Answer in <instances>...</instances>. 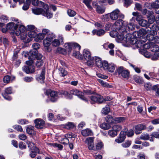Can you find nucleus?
I'll list each match as a JSON object with an SVG mask.
<instances>
[{
	"label": "nucleus",
	"mask_w": 159,
	"mask_h": 159,
	"mask_svg": "<svg viewBox=\"0 0 159 159\" xmlns=\"http://www.w3.org/2000/svg\"><path fill=\"white\" fill-rule=\"evenodd\" d=\"M125 118L124 117H117L115 118V123H116L120 122L125 120Z\"/></svg>",
	"instance_id": "47"
},
{
	"label": "nucleus",
	"mask_w": 159,
	"mask_h": 159,
	"mask_svg": "<svg viewBox=\"0 0 159 159\" xmlns=\"http://www.w3.org/2000/svg\"><path fill=\"white\" fill-rule=\"evenodd\" d=\"M90 103L92 104L95 103L101 104L104 102L103 97L98 94L91 96L90 97Z\"/></svg>",
	"instance_id": "5"
},
{
	"label": "nucleus",
	"mask_w": 159,
	"mask_h": 159,
	"mask_svg": "<svg viewBox=\"0 0 159 159\" xmlns=\"http://www.w3.org/2000/svg\"><path fill=\"white\" fill-rule=\"evenodd\" d=\"M135 133L137 134H140L142 131L145 129H146V126L145 125L143 124H139L135 126Z\"/></svg>",
	"instance_id": "12"
},
{
	"label": "nucleus",
	"mask_w": 159,
	"mask_h": 159,
	"mask_svg": "<svg viewBox=\"0 0 159 159\" xmlns=\"http://www.w3.org/2000/svg\"><path fill=\"white\" fill-rule=\"evenodd\" d=\"M110 111V107L108 106H107L103 108L102 110V113L105 115L107 114Z\"/></svg>",
	"instance_id": "45"
},
{
	"label": "nucleus",
	"mask_w": 159,
	"mask_h": 159,
	"mask_svg": "<svg viewBox=\"0 0 159 159\" xmlns=\"http://www.w3.org/2000/svg\"><path fill=\"white\" fill-rule=\"evenodd\" d=\"M26 28L24 26L22 25H20L19 27V31L18 32L16 33V34L18 36L21 33H24V32L25 31Z\"/></svg>",
	"instance_id": "30"
},
{
	"label": "nucleus",
	"mask_w": 159,
	"mask_h": 159,
	"mask_svg": "<svg viewBox=\"0 0 159 159\" xmlns=\"http://www.w3.org/2000/svg\"><path fill=\"white\" fill-rule=\"evenodd\" d=\"M133 35L135 38H140L145 35L146 34L144 29L142 28L139 31H135L133 33Z\"/></svg>",
	"instance_id": "11"
},
{
	"label": "nucleus",
	"mask_w": 159,
	"mask_h": 159,
	"mask_svg": "<svg viewBox=\"0 0 159 159\" xmlns=\"http://www.w3.org/2000/svg\"><path fill=\"white\" fill-rule=\"evenodd\" d=\"M94 58L93 57H91L89 59L86 60H87V63L89 66H93L94 64Z\"/></svg>",
	"instance_id": "44"
},
{
	"label": "nucleus",
	"mask_w": 159,
	"mask_h": 159,
	"mask_svg": "<svg viewBox=\"0 0 159 159\" xmlns=\"http://www.w3.org/2000/svg\"><path fill=\"white\" fill-rule=\"evenodd\" d=\"M52 45L54 47H58L60 45V41L57 39H54L52 42Z\"/></svg>",
	"instance_id": "51"
},
{
	"label": "nucleus",
	"mask_w": 159,
	"mask_h": 159,
	"mask_svg": "<svg viewBox=\"0 0 159 159\" xmlns=\"http://www.w3.org/2000/svg\"><path fill=\"white\" fill-rule=\"evenodd\" d=\"M119 76L127 79L129 78V71L122 66L119 67L116 70Z\"/></svg>",
	"instance_id": "8"
},
{
	"label": "nucleus",
	"mask_w": 159,
	"mask_h": 159,
	"mask_svg": "<svg viewBox=\"0 0 159 159\" xmlns=\"http://www.w3.org/2000/svg\"><path fill=\"white\" fill-rule=\"evenodd\" d=\"M58 73L60 76L64 77L67 74V71L61 67H59L58 68Z\"/></svg>",
	"instance_id": "24"
},
{
	"label": "nucleus",
	"mask_w": 159,
	"mask_h": 159,
	"mask_svg": "<svg viewBox=\"0 0 159 159\" xmlns=\"http://www.w3.org/2000/svg\"><path fill=\"white\" fill-rule=\"evenodd\" d=\"M34 127L32 126H29L27 127L26 129V132L27 133L30 135H33L34 134Z\"/></svg>",
	"instance_id": "36"
},
{
	"label": "nucleus",
	"mask_w": 159,
	"mask_h": 159,
	"mask_svg": "<svg viewBox=\"0 0 159 159\" xmlns=\"http://www.w3.org/2000/svg\"><path fill=\"white\" fill-rule=\"evenodd\" d=\"M56 37V36L54 34L51 32L48 34L46 38L48 39V40L50 41L51 42Z\"/></svg>",
	"instance_id": "40"
},
{
	"label": "nucleus",
	"mask_w": 159,
	"mask_h": 159,
	"mask_svg": "<svg viewBox=\"0 0 159 159\" xmlns=\"http://www.w3.org/2000/svg\"><path fill=\"white\" fill-rule=\"evenodd\" d=\"M23 70L27 74L33 73L34 72V67L25 66L23 67Z\"/></svg>",
	"instance_id": "18"
},
{
	"label": "nucleus",
	"mask_w": 159,
	"mask_h": 159,
	"mask_svg": "<svg viewBox=\"0 0 159 159\" xmlns=\"http://www.w3.org/2000/svg\"><path fill=\"white\" fill-rule=\"evenodd\" d=\"M125 21H124L122 19L119 18L114 23V27L115 29L117 30L120 33H124L126 32Z\"/></svg>",
	"instance_id": "3"
},
{
	"label": "nucleus",
	"mask_w": 159,
	"mask_h": 159,
	"mask_svg": "<svg viewBox=\"0 0 159 159\" xmlns=\"http://www.w3.org/2000/svg\"><path fill=\"white\" fill-rule=\"evenodd\" d=\"M140 139L143 140H149V134L147 133H143L141 135Z\"/></svg>",
	"instance_id": "37"
},
{
	"label": "nucleus",
	"mask_w": 159,
	"mask_h": 159,
	"mask_svg": "<svg viewBox=\"0 0 159 159\" xmlns=\"http://www.w3.org/2000/svg\"><path fill=\"white\" fill-rule=\"evenodd\" d=\"M43 15L46 16L48 18H50L52 16V14L49 13L48 11L47 12L44 11Z\"/></svg>",
	"instance_id": "62"
},
{
	"label": "nucleus",
	"mask_w": 159,
	"mask_h": 159,
	"mask_svg": "<svg viewBox=\"0 0 159 159\" xmlns=\"http://www.w3.org/2000/svg\"><path fill=\"white\" fill-rule=\"evenodd\" d=\"M49 145L51 146L57 147L61 150L63 148V146L57 143H49Z\"/></svg>",
	"instance_id": "52"
},
{
	"label": "nucleus",
	"mask_w": 159,
	"mask_h": 159,
	"mask_svg": "<svg viewBox=\"0 0 159 159\" xmlns=\"http://www.w3.org/2000/svg\"><path fill=\"white\" fill-rule=\"evenodd\" d=\"M152 7H159V0H157L154 2L151 3Z\"/></svg>",
	"instance_id": "60"
},
{
	"label": "nucleus",
	"mask_w": 159,
	"mask_h": 159,
	"mask_svg": "<svg viewBox=\"0 0 159 159\" xmlns=\"http://www.w3.org/2000/svg\"><path fill=\"white\" fill-rule=\"evenodd\" d=\"M96 11L98 13L102 14L104 12L105 9L100 6H97L96 8Z\"/></svg>",
	"instance_id": "41"
},
{
	"label": "nucleus",
	"mask_w": 159,
	"mask_h": 159,
	"mask_svg": "<svg viewBox=\"0 0 159 159\" xmlns=\"http://www.w3.org/2000/svg\"><path fill=\"white\" fill-rule=\"evenodd\" d=\"M159 75V74L157 73L156 74L153 72H150L149 73V75L150 76V78L151 79H155L158 75Z\"/></svg>",
	"instance_id": "63"
},
{
	"label": "nucleus",
	"mask_w": 159,
	"mask_h": 159,
	"mask_svg": "<svg viewBox=\"0 0 159 159\" xmlns=\"http://www.w3.org/2000/svg\"><path fill=\"white\" fill-rule=\"evenodd\" d=\"M51 33L49 30L46 29H44L42 30V34H43L44 36L46 35H48V34Z\"/></svg>",
	"instance_id": "64"
},
{
	"label": "nucleus",
	"mask_w": 159,
	"mask_h": 159,
	"mask_svg": "<svg viewBox=\"0 0 159 159\" xmlns=\"http://www.w3.org/2000/svg\"><path fill=\"white\" fill-rule=\"evenodd\" d=\"M67 14L70 17H73L75 16L76 13L72 10L69 9L67 11Z\"/></svg>",
	"instance_id": "54"
},
{
	"label": "nucleus",
	"mask_w": 159,
	"mask_h": 159,
	"mask_svg": "<svg viewBox=\"0 0 159 159\" xmlns=\"http://www.w3.org/2000/svg\"><path fill=\"white\" fill-rule=\"evenodd\" d=\"M51 41L48 40V39L46 38L43 41V43L45 47L47 48V50L49 51L51 50L49 48V46L51 44Z\"/></svg>",
	"instance_id": "27"
},
{
	"label": "nucleus",
	"mask_w": 159,
	"mask_h": 159,
	"mask_svg": "<svg viewBox=\"0 0 159 159\" xmlns=\"http://www.w3.org/2000/svg\"><path fill=\"white\" fill-rule=\"evenodd\" d=\"M58 95H64L67 98L70 99L72 98V95H75L84 100H86V99L83 97V93L76 89L68 91L61 90L58 93L55 91H51L48 92V95L50 97V100L52 102L57 101L59 98Z\"/></svg>",
	"instance_id": "1"
},
{
	"label": "nucleus",
	"mask_w": 159,
	"mask_h": 159,
	"mask_svg": "<svg viewBox=\"0 0 159 159\" xmlns=\"http://www.w3.org/2000/svg\"><path fill=\"white\" fill-rule=\"evenodd\" d=\"M64 47L66 48V51L70 52L72 49L75 48L79 50L81 46L78 43H66L64 45Z\"/></svg>",
	"instance_id": "6"
},
{
	"label": "nucleus",
	"mask_w": 159,
	"mask_h": 159,
	"mask_svg": "<svg viewBox=\"0 0 159 159\" xmlns=\"http://www.w3.org/2000/svg\"><path fill=\"white\" fill-rule=\"evenodd\" d=\"M132 36L131 34L127 33L126 34L125 36L124 37H122L120 39L121 40H124L127 42H129Z\"/></svg>",
	"instance_id": "35"
},
{
	"label": "nucleus",
	"mask_w": 159,
	"mask_h": 159,
	"mask_svg": "<svg viewBox=\"0 0 159 159\" xmlns=\"http://www.w3.org/2000/svg\"><path fill=\"white\" fill-rule=\"evenodd\" d=\"M152 31V34L154 35H156L157 34V31L159 30L158 26L155 24H153L151 27Z\"/></svg>",
	"instance_id": "29"
},
{
	"label": "nucleus",
	"mask_w": 159,
	"mask_h": 159,
	"mask_svg": "<svg viewBox=\"0 0 159 159\" xmlns=\"http://www.w3.org/2000/svg\"><path fill=\"white\" fill-rule=\"evenodd\" d=\"M30 1L29 0H26V2L24 3L22 9L24 10H27L28 9L30 5Z\"/></svg>",
	"instance_id": "42"
},
{
	"label": "nucleus",
	"mask_w": 159,
	"mask_h": 159,
	"mask_svg": "<svg viewBox=\"0 0 159 159\" xmlns=\"http://www.w3.org/2000/svg\"><path fill=\"white\" fill-rule=\"evenodd\" d=\"M103 144L102 142H99L96 145V148L97 150H100L103 147Z\"/></svg>",
	"instance_id": "57"
},
{
	"label": "nucleus",
	"mask_w": 159,
	"mask_h": 159,
	"mask_svg": "<svg viewBox=\"0 0 159 159\" xmlns=\"http://www.w3.org/2000/svg\"><path fill=\"white\" fill-rule=\"evenodd\" d=\"M33 49L30 51L28 53V55L30 58L32 59L33 57H35V56L38 54L37 50L40 48L39 44L37 43H35L32 45Z\"/></svg>",
	"instance_id": "7"
},
{
	"label": "nucleus",
	"mask_w": 159,
	"mask_h": 159,
	"mask_svg": "<svg viewBox=\"0 0 159 159\" xmlns=\"http://www.w3.org/2000/svg\"><path fill=\"white\" fill-rule=\"evenodd\" d=\"M32 11L36 15L42 14L43 15L44 11H43V9L40 8L32 9Z\"/></svg>",
	"instance_id": "25"
},
{
	"label": "nucleus",
	"mask_w": 159,
	"mask_h": 159,
	"mask_svg": "<svg viewBox=\"0 0 159 159\" xmlns=\"http://www.w3.org/2000/svg\"><path fill=\"white\" fill-rule=\"evenodd\" d=\"M133 79L137 83H141L143 82L142 79L138 76H134Z\"/></svg>",
	"instance_id": "46"
},
{
	"label": "nucleus",
	"mask_w": 159,
	"mask_h": 159,
	"mask_svg": "<svg viewBox=\"0 0 159 159\" xmlns=\"http://www.w3.org/2000/svg\"><path fill=\"white\" fill-rule=\"evenodd\" d=\"M100 127L102 129H103L107 130L111 128V125L108 123H104L101 125Z\"/></svg>",
	"instance_id": "39"
},
{
	"label": "nucleus",
	"mask_w": 159,
	"mask_h": 159,
	"mask_svg": "<svg viewBox=\"0 0 159 159\" xmlns=\"http://www.w3.org/2000/svg\"><path fill=\"white\" fill-rule=\"evenodd\" d=\"M109 15L111 19L113 20H116L118 18L123 19L125 17L124 15L121 13L118 8L113 11Z\"/></svg>",
	"instance_id": "4"
},
{
	"label": "nucleus",
	"mask_w": 159,
	"mask_h": 159,
	"mask_svg": "<svg viewBox=\"0 0 159 159\" xmlns=\"http://www.w3.org/2000/svg\"><path fill=\"white\" fill-rule=\"evenodd\" d=\"M109 135L111 137H114L116 136L117 134V133L116 131L113 129L109 130L108 131Z\"/></svg>",
	"instance_id": "49"
},
{
	"label": "nucleus",
	"mask_w": 159,
	"mask_h": 159,
	"mask_svg": "<svg viewBox=\"0 0 159 159\" xmlns=\"http://www.w3.org/2000/svg\"><path fill=\"white\" fill-rule=\"evenodd\" d=\"M83 2L87 6V7L90 10L93 9L92 7L90 5L92 0H82Z\"/></svg>",
	"instance_id": "38"
},
{
	"label": "nucleus",
	"mask_w": 159,
	"mask_h": 159,
	"mask_svg": "<svg viewBox=\"0 0 159 159\" xmlns=\"http://www.w3.org/2000/svg\"><path fill=\"white\" fill-rule=\"evenodd\" d=\"M36 36L37 38L35 39L36 41H40L43 39L45 37L44 36L42 33H39L38 34H37Z\"/></svg>",
	"instance_id": "43"
},
{
	"label": "nucleus",
	"mask_w": 159,
	"mask_h": 159,
	"mask_svg": "<svg viewBox=\"0 0 159 159\" xmlns=\"http://www.w3.org/2000/svg\"><path fill=\"white\" fill-rule=\"evenodd\" d=\"M78 90L79 92H80V91L79 90ZM80 92H81L83 93L82 95H83V97H84V98H85L86 99V100H83V99H82V98H80V97H79L78 96H77L79 98H80V99H81L82 100L84 101L85 102H88V100L87 99L86 97H85L84 96V94H86V95H89V94H92L93 93L92 92V91L90 90L86 89V90H84V93H83L81 91H80Z\"/></svg>",
	"instance_id": "34"
},
{
	"label": "nucleus",
	"mask_w": 159,
	"mask_h": 159,
	"mask_svg": "<svg viewBox=\"0 0 159 159\" xmlns=\"http://www.w3.org/2000/svg\"><path fill=\"white\" fill-rule=\"evenodd\" d=\"M35 57H33V58L30 59L29 57V61H26V64L29 66H31L35 61V65L37 67L41 66L43 63V61L41 59L42 55L39 54L35 56Z\"/></svg>",
	"instance_id": "2"
},
{
	"label": "nucleus",
	"mask_w": 159,
	"mask_h": 159,
	"mask_svg": "<svg viewBox=\"0 0 159 159\" xmlns=\"http://www.w3.org/2000/svg\"><path fill=\"white\" fill-rule=\"evenodd\" d=\"M112 129L116 131L117 133V132L120 131L121 129L122 126L120 125H116L113 126Z\"/></svg>",
	"instance_id": "53"
},
{
	"label": "nucleus",
	"mask_w": 159,
	"mask_h": 159,
	"mask_svg": "<svg viewBox=\"0 0 159 159\" xmlns=\"http://www.w3.org/2000/svg\"><path fill=\"white\" fill-rule=\"evenodd\" d=\"M104 70H107L109 72H113L115 69V66L113 64H108V62L104 63Z\"/></svg>",
	"instance_id": "13"
},
{
	"label": "nucleus",
	"mask_w": 159,
	"mask_h": 159,
	"mask_svg": "<svg viewBox=\"0 0 159 159\" xmlns=\"http://www.w3.org/2000/svg\"><path fill=\"white\" fill-rule=\"evenodd\" d=\"M155 138H159V132H152L150 135L149 140L150 141L153 142Z\"/></svg>",
	"instance_id": "26"
},
{
	"label": "nucleus",
	"mask_w": 159,
	"mask_h": 159,
	"mask_svg": "<svg viewBox=\"0 0 159 159\" xmlns=\"http://www.w3.org/2000/svg\"><path fill=\"white\" fill-rule=\"evenodd\" d=\"M93 134L92 130L89 129H86L81 131V134L84 136H91Z\"/></svg>",
	"instance_id": "22"
},
{
	"label": "nucleus",
	"mask_w": 159,
	"mask_h": 159,
	"mask_svg": "<svg viewBox=\"0 0 159 159\" xmlns=\"http://www.w3.org/2000/svg\"><path fill=\"white\" fill-rule=\"evenodd\" d=\"M136 20L138 21L139 24L142 27H145L149 26V23L146 20L142 19L139 20L137 17L136 18Z\"/></svg>",
	"instance_id": "19"
},
{
	"label": "nucleus",
	"mask_w": 159,
	"mask_h": 159,
	"mask_svg": "<svg viewBox=\"0 0 159 159\" xmlns=\"http://www.w3.org/2000/svg\"><path fill=\"white\" fill-rule=\"evenodd\" d=\"M154 35H154L152 33L148 34L146 36V38L149 41H152L153 40V39L154 37Z\"/></svg>",
	"instance_id": "59"
},
{
	"label": "nucleus",
	"mask_w": 159,
	"mask_h": 159,
	"mask_svg": "<svg viewBox=\"0 0 159 159\" xmlns=\"http://www.w3.org/2000/svg\"><path fill=\"white\" fill-rule=\"evenodd\" d=\"M20 34L21 39L23 40L25 43H28L31 41L30 39L29 38L26 33H21Z\"/></svg>",
	"instance_id": "20"
},
{
	"label": "nucleus",
	"mask_w": 159,
	"mask_h": 159,
	"mask_svg": "<svg viewBox=\"0 0 159 159\" xmlns=\"http://www.w3.org/2000/svg\"><path fill=\"white\" fill-rule=\"evenodd\" d=\"M75 126L73 123L69 122L65 126V128L67 129H72Z\"/></svg>",
	"instance_id": "48"
},
{
	"label": "nucleus",
	"mask_w": 159,
	"mask_h": 159,
	"mask_svg": "<svg viewBox=\"0 0 159 159\" xmlns=\"http://www.w3.org/2000/svg\"><path fill=\"white\" fill-rule=\"evenodd\" d=\"M5 93H2V95L4 98L8 100H11V98L7 95V94H10L12 93V89L10 87L7 88L5 90Z\"/></svg>",
	"instance_id": "14"
},
{
	"label": "nucleus",
	"mask_w": 159,
	"mask_h": 159,
	"mask_svg": "<svg viewBox=\"0 0 159 159\" xmlns=\"http://www.w3.org/2000/svg\"><path fill=\"white\" fill-rule=\"evenodd\" d=\"M30 1V4L31 2L32 4L34 6H37L41 5H44V3L42 1H39L38 0H29Z\"/></svg>",
	"instance_id": "32"
},
{
	"label": "nucleus",
	"mask_w": 159,
	"mask_h": 159,
	"mask_svg": "<svg viewBox=\"0 0 159 159\" xmlns=\"http://www.w3.org/2000/svg\"><path fill=\"white\" fill-rule=\"evenodd\" d=\"M11 77L10 76L6 75L3 78V81L4 83H8L10 80Z\"/></svg>",
	"instance_id": "61"
},
{
	"label": "nucleus",
	"mask_w": 159,
	"mask_h": 159,
	"mask_svg": "<svg viewBox=\"0 0 159 159\" xmlns=\"http://www.w3.org/2000/svg\"><path fill=\"white\" fill-rule=\"evenodd\" d=\"M37 30H31L28 33V36L30 39L35 37L37 35Z\"/></svg>",
	"instance_id": "33"
},
{
	"label": "nucleus",
	"mask_w": 159,
	"mask_h": 159,
	"mask_svg": "<svg viewBox=\"0 0 159 159\" xmlns=\"http://www.w3.org/2000/svg\"><path fill=\"white\" fill-rule=\"evenodd\" d=\"M105 119L106 121L109 124L115 123V118L111 116H107L106 117Z\"/></svg>",
	"instance_id": "28"
},
{
	"label": "nucleus",
	"mask_w": 159,
	"mask_h": 159,
	"mask_svg": "<svg viewBox=\"0 0 159 159\" xmlns=\"http://www.w3.org/2000/svg\"><path fill=\"white\" fill-rule=\"evenodd\" d=\"M94 25L98 28H102L103 27L104 25L101 22H96L94 23Z\"/></svg>",
	"instance_id": "55"
},
{
	"label": "nucleus",
	"mask_w": 159,
	"mask_h": 159,
	"mask_svg": "<svg viewBox=\"0 0 159 159\" xmlns=\"http://www.w3.org/2000/svg\"><path fill=\"white\" fill-rule=\"evenodd\" d=\"M83 55L86 60L91 57L90 52L88 50L84 49L83 52Z\"/></svg>",
	"instance_id": "31"
},
{
	"label": "nucleus",
	"mask_w": 159,
	"mask_h": 159,
	"mask_svg": "<svg viewBox=\"0 0 159 159\" xmlns=\"http://www.w3.org/2000/svg\"><path fill=\"white\" fill-rule=\"evenodd\" d=\"M118 35L119 34L118 32L116 30H113L110 32V35L112 37H115L118 36Z\"/></svg>",
	"instance_id": "58"
},
{
	"label": "nucleus",
	"mask_w": 159,
	"mask_h": 159,
	"mask_svg": "<svg viewBox=\"0 0 159 159\" xmlns=\"http://www.w3.org/2000/svg\"><path fill=\"white\" fill-rule=\"evenodd\" d=\"M105 31L103 29L99 30H94L92 31V33L93 35L96 34L98 36H101L103 35L105 33Z\"/></svg>",
	"instance_id": "21"
},
{
	"label": "nucleus",
	"mask_w": 159,
	"mask_h": 159,
	"mask_svg": "<svg viewBox=\"0 0 159 159\" xmlns=\"http://www.w3.org/2000/svg\"><path fill=\"white\" fill-rule=\"evenodd\" d=\"M18 27V26L16 25L13 22H10L7 24L6 28L7 30H12L14 31L15 32V30L17 29Z\"/></svg>",
	"instance_id": "17"
},
{
	"label": "nucleus",
	"mask_w": 159,
	"mask_h": 159,
	"mask_svg": "<svg viewBox=\"0 0 159 159\" xmlns=\"http://www.w3.org/2000/svg\"><path fill=\"white\" fill-rule=\"evenodd\" d=\"M26 143L28 145V147L31 150H34L35 152H38L39 149L34 146V143L29 141L27 140Z\"/></svg>",
	"instance_id": "23"
},
{
	"label": "nucleus",
	"mask_w": 159,
	"mask_h": 159,
	"mask_svg": "<svg viewBox=\"0 0 159 159\" xmlns=\"http://www.w3.org/2000/svg\"><path fill=\"white\" fill-rule=\"evenodd\" d=\"M127 129H125V133L128 137H131L134 134V132L133 130H129L128 132L127 131Z\"/></svg>",
	"instance_id": "50"
},
{
	"label": "nucleus",
	"mask_w": 159,
	"mask_h": 159,
	"mask_svg": "<svg viewBox=\"0 0 159 159\" xmlns=\"http://www.w3.org/2000/svg\"><path fill=\"white\" fill-rule=\"evenodd\" d=\"M45 70L44 69H43L40 74L36 75V80L41 84L44 83V80L45 78Z\"/></svg>",
	"instance_id": "10"
},
{
	"label": "nucleus",
	"mask_w": 159,
	"mask_h": 159,
	"mask_svg": "<svg viewBox=\"0 0 159 159\" xmlns=\"http://www.w3.org/2000/svg\"><path fill=\"white\" fill-rule=\"evenodd\" d=\"M35 126L38 129L43 128L44 124V121L42 119H36L34 120Z\"/></svg>",
	"instance_id": "15"
},
{
	"label": "nucleus",
	"mask_w": 159,
	"mask_h": 159,
	"mask_svg": "<svg viewBox=\"0 0 159 159\" xmlns=\"http://www.w3.org/2000/svg\"><path fill=\"white\" fill-rule=\"evenodd\" d=\"M94 138L92 137L88 138L86 140V142L88 143L89 149L90 150L93 149Z\"/></svg>",
	"instance_id": "16"
},
{
	"label": "nucleus",
	"mask_w": 159,
	"mask_h": 159,
	"mask_svg": "<svg viewBox=\"0 0 159 159\" xmlns=\"http://www.w3.org/2000/svg\"><path fill=\"white\" fill-rule=\"evenodd\" d=\"M131 143V141L128 140L125 142V143H123L122 144V145L124 148H128L130 146Z\"/></svg>",
	"instance_id": "56"
},
{
	"label": "nucleus",
	"mask_w": 159,
	"mask_h": 159,
	"mask_svg": "<svg viewBox=\"0 0 159 159\" xmlns=\"http://www.w3.org/2000/svg\"><path fill=\"white\" fill-rule=\"evenodd\" d=\"M95 62L96 66L99 68L104 69V63L107 62L106 61H103L101 59L98 57H96L94 59Z\"/></svg>",
	"instance_id": "9"
}]
</instances>
